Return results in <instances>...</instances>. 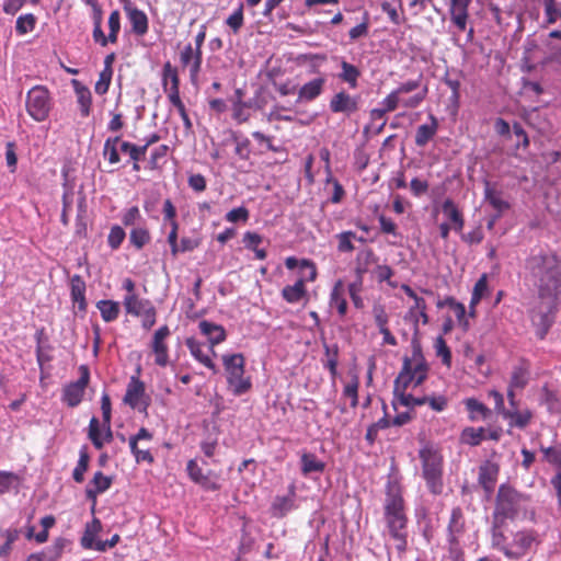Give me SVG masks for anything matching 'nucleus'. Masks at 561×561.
<instances>
[{
    "label": "nucleus",
    "mask_w": 561,
    "mask_h": 561,
    "mask_svg": "<svg viewBox=\"0 0 561 561\" xmlns=\"http://www.w3.org/2000/svg\"><path fill=\"white\" fill-rule=\"evenodd\" d=\"M404 391L405 389H403L402 387H400L399 390L397 391V383H394V408H397L398 404L407 408H412L415 405H423L427 401V397L415 398L412 394L405 393Z\"/></svg>",
    "instance_id": "f704fd0d"
},
{
    "label": "nucleus",
    "mask_w": 561,
    "mask_h": 561,
    "mask_svg": "<svg viewBox=\"0 0 561 561\" xmlns=\"http://www.w3.org/2000/svg\"><path fill=\"white\" fill-rule=\"evenodd\" d=\"M431 124L420 125L415 133V145L424 147L437 133L438 122L435 116L430 115Z\"/></svg>",
    "instance_id": "c85d7f7f"
},
{
    "label": "nucleus",
    "mask_w": 561,
    "mask_h": 561,
    "mask_svg": "<svg viewBox=\"0 0 561 561\" xmlns=\"http://www.w3.org/2000/svg\"><path fill=\"white\" fill-rule=\"evenodd\" d=\"M330 306L336 308L341 316H344L347 310V302L342 296L341 284H336L331 293Z\"/></svg>",
    "instance_id": "de8ad7c7"
},
{
    "label": "nucleus",
    "mask_w": 561,
    "mask_h": 561,
    "mask_svg": "<svg viewBox=\"0 0 561 561\" xmlns=\"http://www.w3.org/2000/svg\"><path fill=\"white\" fill-rule=\"evenodd\" d=\"M541 451L543 453L545 459L549 463L557 466L560 469L556 477L551 480V483L556 489L557 496L561 505V449L557 447H542Z\"/></svg>",
    "instance_id": "aec40b11"
},
{
    "label": "nucleus",
    "mask_w": 561,
    "mask_h": 561,
    "mask_svg": "<svg viewBox=\"0 0 561 561\" xmlns=\"http://www.w3.org/2000/svg\"><path fill=\"white\" fill-rule=\"evenodd\" d=\"M112 478L104 476L101 471L94 473L93 479L89 483L85 494L89 500L96 501V496L110 489Z\"/></svg>",
    "instance_id": "5701e85b"
},
{
    "label": "nucleus",
    "mask_w": 561,
    "mask_h": 561,
    "mask_svg": "<svg viewBox=\"0 0 561 561\" xmlns=\"http://www.w3.org/2000/svg\"><path fill=\"white\" fill-rule=\"evenodd\" d=\"M488 290V282L485 275H483L474 285L471 300H470V308L473 309L476 305L479 304L481 298L484 296V294Z\"/></svg>",
    "instance_id": "680f3d73"
},
{
    "label": "nucleus",
    "mask_w": 561,
    "mask_h": 561,
    "mask_svg": "<svg viewBox=\"0 0 561 561\" xmlns=\"http://www.w3.org/2000/svg\"><path fill=\"white\" fill-rule=\"evenodd\" d=\"M145 397V385L137 377H131L130 381L127 386V390L124 397V402L131 407L133 409H139L142 405V409L146 410L147 403L144 401Z\"/></svg>",
    "instance_id": "f3484780"
},
{
    "label": "nucleus",
    "mask_w": 561,
    "mask_h": 561,
    "mask_svg": "<svg viewBox=\"0 0 561 561\" xmlns=\"http://www.w3.org/2000/svg\"><path fill=\"white\" fill-rule=\"evenodd\" d=\"M526 278L537 290L539 304L533 310L531 321L542 339L553 322V313L561 295V259L550 250H534L525 262Z\"/></svg>",
    "instance_id": "f257e3e1"
},
{
    "label": "nucleus",
    "mask_w": 561,
    "mask_h": 561,
    "mask_svg": "<svg viewBox=\"0 0 561 561\" xmlns=\"http://www.w3.org/2000/svg\"><path fill=\"white\" fill-rule=\"evenodd\" d=\"M534 417V413L528 408H524L514 413L505 412L504 420L507 421L508 426L517 428H526Z\"/></svg>",
    "instance_id": "cd10ccee"
},
{
    "label": "nucleus",
    "mask_w": 561,
    "mask_h": 561,
    "mask_svg": "<svg viewBox=\"0 0 561 561\" xmlns=\"http://www.w3.org/2000/svg\"><path fill=\"white\" fill-rule=\"evenodd\" d=\"M72 83H73L75 92L77 95V102L80 107V113L83 117H87L90 115V111H91V104H92L91 92L87 87H84L77 80H73Z\"/></svg>",
    "instance_id": "c756f323"
},
{
    "label": "nucleus",
    "mask_w": 561,
    "mask_h": 561,
    "mask_svg": "<svg viewBox=\"0 0 561 561\" xmlns=\"http://www.w3.org/2000/svg\"><path fill=\"white\" fill-rule=\"evenodd\" d=\"M102 530V524L98 518H93L92 522L85 525L83 535L81 537L80 543L84 549H94L96 550V542L100 541L98 539L99 534Z\"/></svg>",
    "instance_id": "bb28decb"
},
{
    "label": "nucleus",
    "mask_w": 561,
    "mask_h": 561,
    "mask_svg": "<svg viewBox=\"0 0 561 561\" xmlns=\"http://www.w3.org/2000/svg\"><path fill=\"white\" fill-rule=\"evenodd\" d=\"M336 238L339 240L337 249L340 252H352L354 250L352 240L357 239L355 232L344 231L339 233Z\"/></svg>",
    "instance_id": "0e129e2a"
},
{
    "label": "nucleus",
    "mask_w": 561,
    "mask_h": 561,
    "mask_svg": "<svg viewBox=\"0 0 561 561\" xmlns=\"http://www.w3.org/2000/svg\"><path fill=\"white\" fill-rule=\"evenodd\" d=\"M129 447L137 462H153V456L150 450L145 446L140 447L139 444H136V439H129Z\"/></svg>",
    "instance_id": "49530a36"
},
{
    "label": "nucleus",
    "mask_w": 561,
    "mask_h": 561,
    "mask_svg": "<svg viewBox=\"0 0 561 561\" xmlns=\"http://www.w3.org/2000/svg\"><path fill=\"white\" fill-rule=\"evenodd\" d=\"M229 388L236 396L250 390L251 380L244 376V357L242 354L225 355L222 357Z\"/></svg>",
    "instance_id": "39448f33"
},
{
    "label": "nucleus",
    "mask_w": 561,
    "mask_h": 561,
    "mask_svg": "<svg viewBox=\"0 0 561 561\" xmlns=\"http://www.w3.org/2000/svg\"><path fill=\"white\" fill-rule=\"evenodd\" d=\"M325 78H314L305 83L298 91V102H310L317 99L323 91Z\"/></svg>",
    "instance_id": "412c9836"
},
{
    "label": "nucleus",
    "mask_w": 561,
    "mask_h": 561,
    "mask_svg": "<svg viewBox=\"0 0 561 561\" xmlns=\"http://www.w3.org/2000/svg\"><path fill=\"white\" fill-rule=\"evenodd\" d=\"M434 347L436 351V355L442 358V362L446 366H450L451 353H450V350L447 346L446 341L444 340L443 336L436 337V340L434 342Z\"/></svg>",
    "instance_id": "4d7b16f0"
},
{
    "label": "nucleus",
    "mask_w": 561,
    "mask_h": 561,
    "mask_svg": "<svg viewBox=\"0 0 561 561\" xmlns=\"http://www.w3.org/2000/svg\"><path fill=\"white\" fill-rule=\"evenodd\" d=\"M108 28L110 43H116L121 30V15L117 10L113 11L108 16Z\"/></svg>",
    "instance_id": "bf43d9fd"
},
{
    "label": "nucleus",
    "mask_w": 561,
    "mask_h": 561,
    "mask_svg": "<svg viewBox=\"0 0 561 561\" xmlns=\"http://www.w3.org/2000/svg\"><path fill=\"white\" fill-rule=\"evenodd\" d=\"M471 0H450L448 12L451 23L459 32L467 31Z\"/></svg>",
    "instance_id": "2eb2a0df"
},
{
    "label": "nucleus",
    "mask_w": 561,
    "mask_h": 561,
    "mask_svg": "<svg viewBox=\"0 0 561 561\" xmlns=\"http://www.w3.org/2000/svg\"><path fill=\"white\" fill-rule=\"evenodd\" d=\"M485 438V430L483 427H466L460 435V440L470 446L479 445Z\"/></svg>",
    "instance_id": "ea45409f"
},
{
    "label": "nucleus",
    "mask_w": 561,
    "mask_h": 561,
    "mask_svg": "<svg viewBox=\"0 0 561 561\" xmlns=\"http://www.w3.org/2000/svg\"><path fill=\"white\" fill-rule=\"evenodd\" d=\"M186 470L188 472L190 478L196 483H199L202 485H206L208 483V477L203 473L202 468L198 466L195 459H192L187 462Z\"/></svg>",
    "instance_id": "3c124183"
},
{
    "label": "nucleus",
    "mask_w": 561,
    "mask_h": 561,
    "mask_svg": "<svg viewBox=\"0 0 561 561\" xmlns=\"http://www.w3.org/2000/svg\"><path fill=\"white\" fill-rule=\"evenodd\" d=\"M539 542V536L536 531L519 530L515 533L512 540L507 542V548L504 549V556L508 560H522L535 551Z\"/></svg>",
    "instance_id": "0eeeda50"
},
{
    "label": "nucleus",
    "mask_w": 561,
    "mask_h": 561,
    "mask_svg": "<svg viewBox=\"0 0 561 561\" xmlns=\"http://www.w3.org/2000/svg\"><path fill=\"white\" fill-rule=\"evenodd\" d=\"M171 331L168 325L160 327L153 334L150 344L151 351L154 355V363L160 367H165L169 364V347L167 339L170 336Z\"/></svg>",
    "instance_id": "9b49d317"
},
{
    "label": "nucleus",
    "mask_w": 561,
    "mask_h": 561,
    "mask_svg": "<svg viewBox=\"0 0 561 561\" xmlns=\"http://www.w3.org/2000/svg\"><path fill=\"white\" fill-rule=\"evenodd\" d=\"M427 375V365L422 355L419 345H413V352L411 358L405 357L403 359V367L399 376L396 378L397 391L400 387L407 389L412 382L415 386L421 385Z\"/></svg>",
    "instance_id": "20e7f679"
},
{
    "label": "nucleus",
    "mask_w": 561,
    "mask_h": 561,
    "mask_svg": "<svg viewBox=\"0 0 561 561\" xmlns=\"http://www.w3.org/2000/svg\"><path fill=\"white\" fill-rule=\"evenodd\" d=\"M101 312V317L105 322H112L119 314V305L113 300H100L96 305Z\"/></svg>",
    "instance_id": "58836bf2"
},
{
    "label": "nucleus",
    "mask_w": 561,
    "mask_h": 561,
    "mask_svg": "<svg viewBox=\"0 0 561 561\" xmlns=\"http://www.w3.org/2000/svg\"><path fill=\"white\" fill-rule=\"evenodd\" d=\"M243 242L245 247L255 253L257 260H264L266 257V251L259 249L257 245L262 242V237L256 232H245L243 236Z\"/></svg>",
    "instance_id": "37998d69"
},
{
    "label": "nucleus",
    "mask_w": 561,
    "mask_h": 561,
    "mask_svg": "<svg viewBox=\"0 0 561 561\" xmlns=\"http://www.w3.org/2000/svg\"><path fill=\"white\" fill-rule=\"evenodd\" d=\"M80 378L69 383L64 390V400L69 407L78 405L83 397L84 389L90 379V373L87 366H80Z\"/></svg>",
    "instance_id": "f8f14e48"
},
{
    "label": "nucleus",
    "mask_w": 561,
    "mask_h": 561,
    "mask_svg": "<svg viewBox=\"0 0 561 561\" xmlns=\"http://www.w3.org/2000/svg\"><path fill=\"white\" fill-rule=\"evenodd\" d=\"M71 285V299L75 304L78 305L80 310L85 309V283L79 275H73L70 280Z\"/></svg>",
    "instance_id": "72a5a7b5"
},
{
    "label": "nucleus",
    "mask_w": 561,
    "mask_h": 561,
    "mask_svg": "<svg viewBox=\"0 0 561 561\" xmlns=\"http://www.w3.org/2000/svg\"><path fill=\"white\" fill-rule=\"evenodd\" d=\"M295 507V488L290 486L289 493L283 496H276L272 503L271 510L275 517H283Z\"/></svg>",
    "instance_id": "b1692460"
},
{
    "label": "nucleus",
    "mask_w": 561,
    "mask_h": 561,
    "mask_svg": "<svg viewBox=\"0 0 561 561\" xmlns=\"http://www.w3.org/2000/svg\"><path fill=\"white\" fill-rule=\"evenodd\" d=\"M243 91L241 89H237L232 98L233 118L239 123H244L249 119V113L245 112L249 104L243 101Z\"/></svg>",
    "instance_id": "e433bc0d"
},
{
    "label": "nucleus",
    "mask_w": 561,
    "mask_h": 561,
    "mask_svg": "<svg viewBox=\"0 0 561 561\" xmlns=\"http://www.w3.org/2000/svg\"><path fill=\"white\" fill-rule=\"evenodd\" d=\"M423 87H426L425 84H422L421 78L417 80H409L403 83H401L397 89L393 91L399 95V98H403L404 94L411 93V92H419Z\"/></svg>",
    "instance_id": "e2e57ef3"
},
{
    "label": "nucleus",
    "mask_w": 561,
    "mask_h": 561,
    "mask_svg": "<svg viewBox=\"0 0 561 561\" xmlns=\"http://www.w3.org/2000/svg\"><path fill=\"white\" fill-rule=\"evenodd\" d=\"M198 328L203 335H205L211 347L214 345L221 343L226 339V332L225 329L221 325H218L216 323L203 320L199 322Z\"/></svg>",
    "instance_id": "a878e982"
},
{
    "label": "nucleus",
    "mask_w": 561,
    "mask_h": 561,
    "mask_svg": "<svg viewBox=\"0 0 561 561\" xmlns=\"http://www.w3.org/2000/svg\"><path fill=\"white\" fill-rule=\"evenodd\" d=\"M113 72L108 70H102L100 78L95 83L94 90L98 94L103 95L108 91Z\"/></svg>",
    "instance_id": "338daca9"
},
{
    "label": "nucleus",
    "mask_w": 561,
    "mask_h": 561,
    "mask_svg": "<svg viewBox=\"0 0 561 561\" xmlns=\"http://www.w3.org/2000/svg\"><path fill=\"white\" fill-rule=\"evenodd\" d=\"M369 31V14L365 12L363 14L362 21L356 26L352 27L348 32V36L351 41H357L362 37H366Z\"/></svg>",
    "instance_id": "09e8293b"
},
{
    "label": "nucleus",
    "mask_w": 561,
    "mask_h": 561,
    "mask_svg": "<svg viewBox=\"0 0 561 561\" xmlns=\"http://www.w3.org/2000/svg\"><path fill=\"white\" fill-rule=\"evenodd\" d=\"M324 463L320 461L313 454H304L301 456V471L305 476L312 472H322Z\"/></svg>",
    "instance_id": "79ce46f5"
},
{
    "label": "nucleus",
    "mask_w": 561,
    "mask_h": 561,
    "mask_svg": "<svg viewBox=\"0 0 561 561\" xmlns=\"http://www.w3.org/2000/svg\"><path fill=\"white\" fill-rule=\"evenodd\" d=\"M130 243L137 249H141L150 241L149 231L146 228H135L130 232Z\"/></svg>",
    "instance_id": "6e6d98bb"
},
{
    "label": "nucleus",
    "mask_w": 561,
    "mask_h": 561,
    "mask_svg": "<svg viewBox=\"0 0 561 561\" xmlns=\"http://www.w3.org/2000/svg\"><path fill=\"white\" fill-rule=\"evenodd\" d=\"M180 61L184 67L190 68L191 81L196 84L202 67V50L188 44L180 53Z\"/></svg>",
    "instance_id": "dca6fc26"
},
{
    "label": "nucleus",
    "mask_w": 561,
    "mask_h": 561,
    "mask_svg": "<svg viewBox=\"0 0 561 561\" xmlns=\"http://www.w3.org/2000/svg\"><path fill=\"white\" fill-rule=\"evenodd\" d=\"M419 457L422 463V478L431 494L442 495L445 489L444 484V457L438 447L426 444L420 451Z\"/></svg>",
    "instance_id": "7ed1b4c3"
},
{
    "label": "nucleus",
    "mask_w": 561,
    "mask_h": 561,
    "mask_svg": "<svg viewBox=\"0 0 561 561\" xmlns=\"http://www.w3.org/2000/svg\"><path fill=\"white\" fill-rule=\"evenodd\" d=\"M523 501V495L516 490L507 485H501L494 512L495 523H502L506 518H514L519 512Z\"/></svg>",
    "instance_id": "423d86ee"
},
{
    "label": "nucleus",
    "mask_w": 561,
    "mask_h": 561,
    "mask_svg": "<svg viewBox=\"0 0 561 561\" xmlns=\"http://www.w3.org/2000/svg\"><path fill=\"white\" fill-rule=\"evenodd\" d=\"M427 93L428 88L423 87L419 92H415L412 96L404 99L399 98V95L394 91H392L382 100L381 105L387 112L396 111L399 105H402L405 108H415L425 100Z\"/></svg>",
    "instance_id": "9d476101"
},
{
    "label": "nucleus",
    "mask_w": 561,
    "mask_h": 561,
    "mask_svg": "<svg viewBox=\"0 0 561 561\" xmlns=\"http://www.w3.org/2000/svg\"><path fill=\"white\" fill-rule=\"evenodd\" d=\"M186 346L196 360L202 363L207 368L213 369L214 371L216 370V366L209 356V353L216 355L211 346H205L193 337H188L186 340Z\"/></svg>",
    "instance_id": "a211bd4d"
},
{
    "label": "nucleus",
    "mask_w": 561,
    "mask_h": 561,
    "mask_svg": "<svg viewBox=\"0 0 561 561\" xmlns=\"http://www.w3.org/2000/svg\"><path fill=\"white\" fill-rule=\"evenodd\" d=\"M244 22L243 18V3H240L238 9L228 16L226 20V24L233 31V33H238L242 27Z\"/></svg>",
    "instance_id": "052dcab7"
},
{
    "label": "nucleus",
    "mask_w": 561,
    "mask_h": 561,
    "mask_svg": "<svg viewBox=\"0 0 561 561\" xmlns=\"http://www.w3.org/2000/svg\"><path fill=\"white\" fill-rule=\"evenodd\" d=\"M26 110L37 122H43L47 118L50 111V98L45 87L36 85L27 92Z\"/></svg>",
    "instance_id": "6e6552de"
},
{
    "label": "nucleus",
    "mask_w": 561,
    "mask_h": 561,
    "mask_svg": "<svg viewBox=\"0 0 561 561\" xmlns=\"http://www.w3.org/2000/svg\"><path fill=\"white\" fill-rule=\"evenodd\" d=\"M300 268L306 271L307 273L301 278H299L294 285L286 286L282 290L283 298L289 304L298 302L306 294V280L312 282L316 279L317 276L316 266L311 261L302 260L300 262Z\"/></svg>",
    "instance_id": "1a4fd4ad"
},
{
    "label": "nucleus",
    "mask_w": 561,
    "mask_h": 561,
    "mask_svg": "<svg viewBox=\"0 0 561 561\" xmlns=\"http://www.w3.org/2000/svg\"><path fill=\"white\" fill-rule=\"evenodd\" d=\"M442 210L444 215L451 221L453 229L457 232H461L465 226V220L456 204L451 199L447 198L442 205Z\"/></svg>",
    "instance_id": "2f4dec72"
},
{
    "label": "nucleus",
    "mask_w": 561,
    "mask_h": 561,
    "mask_svg": "<svg viewBox=\"0 0 561 561\" xmlns=\"http://www.w3.org/2000/svg\"><path fill=\"white\" fill-rule=\"evenodd\" d=\"M484 199L496 210L497 217L510 208V203L502 197V192L491 186L489 182H485Z\"/></svg>",
    "instance_id": "393cba45"
},
{
    "label": "nucleus",
    "mask_w": 561,
    "mask_h": 561,
    "mask_svg": "<svg viewBox=\"0 0 561 561\" xmlns=\"http://www.w3.org/2000/svg\"><path fill=\"white\" fill-rule=\"evenodd\" d=\"M375 261V254L373 250L366 249L360 251L357 254V266H356V273L357 276H363L364 273L367 272V267L370 263Z\"/></svg>",
    "instance_id": "8fccbe9b"
},
{
    "label": "nucleus",
    "mask_w": 561,
    "mask_h": 561,
    "mask_svg": "<svg viewBox=\"0 0 561 561\" xmlns=\"http://www.w3.org/2000/svg\"><path fill=\"white\" fill-rule=\"evenodd\" d=\"M465 405L471 421L486 420L491 415V410L474 398L466 399Z\"/></svg>",
    "instance_id": "473e14b6"
},
{
    "label": "nucleus",
    "mask_w": 561,
    "mask_h": 561,
    "mask_svg": "<svg viewBox=\"0 0 561 561\" xmlns=\"http://www.w3.org/2000/svg\"><path fill=\"white\" fill-rule=\"evenodd\" d=\"M118 142L119 137H114L107 138L104 144L103 154L112 164H116L119 162V154L117 149Z\"/></svg>",
    "instance_id": "a18cd8bd"
},
{
    "label": "nucleus",
    "mask_w": 561,
    "mask_h": 561,
    "mask_svg": "<svg viewBox=\"0 0 561 561\" xmlns=\"http://www.w3.org/2000/svg\"><path fill=\"white\" fill-rule=\"evenodd\" d=\"M124 10L131 24V31L139 36L145 35L148 32V18L146 13L129 2L124 5Z\"/></svg>",
    "instance_id": "6ab92c4d"
},
{
    "label": "nucleus",
    "mask_w": 561,
    "mask_h": 561,
    "mask_svg": "<svg viewBox=\"0 0 561 561\" xmlns=\"http://www.w3.org/2000/svg\"><path fill=\"white\" fill-rule=\"evenodd\" d=\"M162 87L170 103L181 100L179 73L170 61L165 62L162 68Z\"/></svg>",
    "instance_id": "ddd939ff"
},
{
    "label": "nucleus",
    "mask_w": 561,
    "mask_h": 561,
    "mask_svg": "<svg viewBox=\"0 0 561 561\" xmlns=\"http://www.w3.org/2000/svg\"><path fill=\"white\" fill-rule=\"evenodd\" d=\"M529 375H530L529 364L525 360H520L512 369L508 386L511 388H516L518 390L524 389L529 381Z\"/></svg>",
    "instance_id": "4be33fe9"
},
{
    "label": "nucleus",
    "mask_w": 561,
    "mask_h": 561,
    "mask_svg": "<svg viewBox=\"0 0 561 561\" xmlns=\"http://www.w3.org/2000/svg\"><path fill=\"white\" fill-rule=\"evenodd\" d=\"M341 73L339 78L346 82L351 89H355L358 85V78L360 77V71L354 65L347 62L346 60L341 61Z\"/></svg>",
    "instance_id": "4c0bfd02"
},
{
    "label": "nucleus",
    "mask_w": 561,
    "mask_h": 561,
    "mask_svg": "<svg viewBox=\"0 0 561 561\" xmlns=\"http://www.w3.org/2000/svg\"><path fill=\"white\" fill-rule=\"evenodd\" d=\"M151 306L150 300L142 299L137 295H126L124 298L126 312L135 317L141 316Z\"/></svg>",
    "instance_id": "7c9ffc66"
},
{
    "label": "nucleus",
    "mask_w": 561,
    "mask_h": 561,
    "mask_svg": "<svg viewBox=\"0 0 561 561\" xmlns=\"http://www.w3.org/2000/svg\"><path fill=\"white\" fill-rule=\"evenodd\" d=\"M408 317L414 321L415 331L417 330L419 320H421L423 324L428 322V317L426 314V304L423 298L416 299V302L410 307Z\"/></svg>",
    "instance_id": "a19ab883"
},
{
    "label": "nucleus",
    "mask_w": 561,
    "mask_h": 561,
    "mask_svg": "<svg viewBox=\"0 0 561 561\" xmlns=\"http://www.w3.org/2000/svg\"><path fill=\"white\" fill-rule=\"evenodd\" d=\"M444 82L451 90L450 100L454 103H458L459 98H460V93H459L460 80L458 78H454L447 73L444 78Z\"/></svg>",
    "instance_id": "774afa93"
},
{
    "label": "nucleus",
    "mask_w": 561,
    "mask_h": 561,
    "mask_svg": "<svg viewBox=\"0 0 561 561\" xmlns=\"http://www.w3.org/2000/svg\"><path fill=\"white\" fill-rule=\"evenodd\" d=\"M497 473L499 467L493 462L488 461L480 467L479 481L484 489L491 490L494 486Z\"/></svg>",
    "instance_id": "c9c22d12"
},
{
    "label": "nucleus",
    "mask_w": 561,
    "mask_h": 561,
    "mask_svg": "<svg viewBox=\"0 0 561 561\" xmlns=\"http://www.w3.org/2000/svg\"><path fill=\"white\" fill-rule=\"evenodd\" d=\"M358 377L353 375L351 380L344 386L343 389V397L351 400L352 408H356L358 404Z\"/></svg>",
    "instance_id": "c03bdc74"
},
{
    "label": "nucleus",
    "mask_w": 561,
    "mask_h": 561,
    "mask_svg": "<svg viewBox=\"0 0 561 561\" xmlns=\"http://www.w3.org/2000/svg\"><path fill=\"white\" fill-rule=\"evenodd\" d=\"M125 236H126V233L122 227H119V226L112 227L111 231L108 233V237H107L108 245L113 250L118 249L121 247V244L123 243Z\"/></svg>",
    "instance_id": "69168bd1"
},
{
    "label": "nucleus",
    "mask_w": 561,
    "mask_h": 561,
    "mask_svg": "<svg viewBox=\"0 0 561 561\" xmlns=\"http://www.w3.org/2000/svg\"><path fill=\"white\" fill-rule=\"evenodd\" d=\"M385 520L388 534L402 553L407 549V523L404 501L397 485H389L385 499Z\"/></svg>",
    "instance_id": "f03ea898"
},
{
    "label": "nucleus",
    "mask_w": 561,
    "mask_h": 561,
    "mask_svg": "<svg viewBox=\"0 0 561 561\" xmlns=\"http://www.w3.org/2000/svg\"><path fill=\"white\" fill-rule=\"evenodd\" d=\"M88 466H89V455L84 449H82L80 451V457H79L78 463L72 473L73 480L76 482L81 483L83 481L84 472L87 471Z\"/></svg>",
    "instance_id": "5fc2aeb1"
},
{
    "label": "nucleus",
    "mask_w": 561,
    "mask_h": 561,
    "mask_svg": "<svg viewBox=\"0 0 561 561\" xmlns=\"http://www.w3.org/2000/svg\"><path fill=\"white\" fill-rule=\"evenodd\" d=\"M121 151L128 153L133 161H139L146 154V146H136L128 141L121 144Z\"/></svg>",
    "instance_id": "13d9d810"
},
{
    "label": "nucleus",
    "mask_w": 561,
    "mask_h": 561,
    "mask_svg": "<svg viewBox=\"0 0 561 561\" xmlns=\"http://www.w3.org/2000/svg\"><path fill=\"white\" fill-rule=\"evenodd\" d=\"M329 106L332 113L351 116L358 111V98L340 91L331 98Z\"/></svg>",
    "instance_id": "4468645a"
},
{
    "label": "nucleus",
    "mask_w": 561,
    "mask_h": 561,
    "mask_svg": "<svg viewBox=\"0 0 561 561\" xmlns=\"http://www.w3.org/2000/svg\"><path fill=\"white\" fill-rule=\"evenodd\" d=\"M89 438L91 439L96 449H101L103 447L105 440L102 438L100 423L96 417H92L90 421Z\"/></svg>",
    "instance_id": "864d4df0"
},
{
    "label": "nucleus",
    "mask_w": 561,
    "mask_h": 561,
    "mask_svg": "<svg viewBox=\"0 0 561 561\" xmlns=\"http://www.w3.org/2000/svg\"><path fill=\"white\" fill-rule=\"evenodd\" d=\"M36 19L33 14H24L18 18L15 30L20 35L32 32L35 27Z\"/></svg>",
    "instance_id": "603ef678"
}]
</instances>
